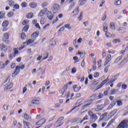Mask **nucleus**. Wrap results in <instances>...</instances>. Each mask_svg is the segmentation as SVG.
I'll use <instances>...</instances> for the list:
<instances>
[{
  "instance_id": "f257e3e1",
  "label": "nucleus",
  "mask_w": 128,
  "mask_h": 128,
  "mask_svg": "<svg viewBox=\"0 0 128 128\" xmlns=\"http://www.w3.org/2000/svg\"><path fill=\"white\" fill-rule=\"evenodd\" d=\"M128 127V120L122 121L116 128H126Z\"/></svg>"
},
{
  "instance_id": "f03ea898",
  "label": "nucleus",
  "mask_w": 128,
  "mask_h": 128,
  "mask_svg": "<svg viewBox=\"0 0 128 128\" xmlns=\"http://www.w3.org/2000/svg\"><path fill=\"white\" fill-rule=\"evenodd\" d=\"M9 38H10V34L8 32L4 33V36H3V42H4L5 44H8V42H10V40H8Z\"/></svg>"
},
{
  "instance_id": "7ed1b4c3",
  "label": "nucleus",
  "mask_w": 128,
  "mask_h": 128,
  "mask_svg": "<svg viewBox=\"0 0 128 128\" xmlns=\"http://www.w3.org/2000/svg\"><path fill=\"white\" fill-rule=\"evenodd\" d=\"M9 22L8 21L6 20L3 22L2 23V26L3 28L2 31L3 32H6V28H8V26Z\"/></svg>"
},
{
  "instance_id": "20e7f679",
  "label": "nucleus",
  "mask_w": 128,
  "mask_h": 128,
  "mask_svg": "<svg viewBox=\"0 0 128 128\" xmlns=\"http://www.w3.org/2000/svg\"><path fill=\"white\" fill-rule=\"evenodd\" d=\"M58 10H60V5L54 4L52 8V10L54 14H56L58 12Z\"/></svg>"
},
{
  "instance_id": "39448f33",
  "label": "nucleus",
  "mask_w": 128,
  "mask_h": 128,
  "mask_svg": "<svg viewBox=\"0 0 128 128\" xmlns=\"http://www.w3.org/2000/svg\"><path fill=\"white\" fill-rule=\"evenodd\" d=\"M128 60L126 58H124V59L122 60V62L118 64L119 68H122L126 62H128Z\"/></svg>"
},
{
  "instance_id": "423d86ee",
  "label": "nucleus",
  "mask_w": 128,
  "mask_h": 128,
  "mask_svg": "<svg viewBox=\"0 0 128 128\" xmlns=\"http://www.w3.org/2000/svg\"><path fill=\"white\" fill-rule=\"evenodd\" d=\"M112 60V56L110 54H108V56L106 58V60L104 63V66H107L110 64V62Z\"/></svg>"
},
{
  "instance_id": "0eeeda50",
  "label": "nucleus",
  "mask_w": 128,
  "mask_h": 128,
  "mask_svg": "<svg viewBox=\"0 0 128 128\" xmlns=\"http://www.w3.org/2000/svg\"><path fill=\"white\" fill-rule=\"evenodd\" d=\"M46 123V118H42L39 121L37 122L36 124V126H42Z\"/></svg>"
},
{
  "instance_id": "6e6552de",
  "label": "nucleus",
  "mask_w": 128,
  "mask_h": 128,
  "mask_svg": "<svg viewBox=\"0 0 128 128\" xmlns=\"http://www.w3.org/2000/svg\"><path fill=\"white\" fill-rule=\"evenodd\" d=\"M20 72V66H16V70L12 74V76H16Z\"/></svg>"
},
{
  "instance_id": "1a4fd4ad",
  "label": "nucleus",
  "mask_w": 128,
  "mask_h": 128,
  "mask_svg": "<svg viewBox=\"0 0 128 128\" xmlns=\"http://www.w3.org/2000/svg\"><path fill=\"white\" fill-rule=\"evenodd\" d=\"M0 49L2 52H6L8 50V46H6V44H0Z\"/></svg>"
},
{
  "instance_id": "9d476101",
  "label": "nucleus",
  "mask_w": 128,
  "mask_h": 128,
  "mask_svg": "<svg viewBox=\"0 0 128 128\" xmlns=\"http://www.w3.org/2000/svg\"><path fill=\"white\" fill-rule=\"evenodd\" d=\"M103 108H104V104L97 105L96 108H95V112H100L101 110H102Z\"/></svg>"
},
{
  "instance_id": "9b49d317",
  "label": "nucleus",
  "mask_w": 128,
  "mask_h": 128,
  "mask_svg": "<svg viewBox=\"0 0 128 128\" xmlns=\"http://www.w3.org/2000/svg\"><path fill=\"white\" fill-rule=\"evenodd\" d=\"M30 8H36L38 6V4L36 2H31L29 4Z\"/></svg>"
},
{
  "instance_id": "f8f14e48",
  "label": "nucleus",
  "mask_w": 128,
  "mask_h": 128,
  "mask_svg": "<svg viewBox=\"0 0 128 128\" xmlns=\"http://www.w3.org/2000/svg\"><path fill=\"white\" fill-rule=\"evenodd\" d=\"M74 0H69L68 4H70L69 10H72L74 6Z\"/></svg>"
},
{
  "instance_id": "ddd939ff",
  "label": "nucleus",
  "mask_w": 128,
  "mask_h": 128,
  "mask_svg": "<svg viewBox=\"0 0 128 128\" xmlns=\"http://www.w3.org/2000/svg\"><path fill=\"white\" fill-rule=\"evenodd\" d=\"M40 100L38 98H34L32 100L31 102L33 104H40Z\"/></svg>"
},
{
  "instance_id": "4468645a",
  "label": "nucleus",
  "mask_w": 128,
  "mask_h": 128,
  "mask_svg": "<svg viewBox=\"0 0 128 128\" xmlns=\"http://www.w3.org/2000/svg\"><path fill=\"white\" fill-rule=\"evenodd\" d=\"M79 12H80V8H78V7H77L72 12V14H73L72 15V16H76V14H78Z\"/></svg>"
},
{
  "instance_id": "2eb2a0df",
  "label": "nucleus",
  "mask_w": 128,
  "mask_h": 128,
  "mask_svg": "<svg viewBox=\"0 0 128 128\" xmlns=\"http://www.w3.org/2000/svg\"><path fill=\"white\" fill-rule=\"evenodd\" d=\"M91 118L92 122H96V121L98 120V116L93 114L92 116H91Z\"/></svg>"
},
{
  "instance_id": "dca6fc26",
  "label": "nucleus",
  "mask_w": 128,
  "mask_h": 128,
  "mask_svg": "<svg viewBox=\"0 0 128 128\" xmlns=\"http://www.w3.org/2000/svg\"><path fill=\"white\" fill-rule=\"evenodd\" d=\"M73 88L74 91L78 92V90H80V88H82V87L80 86L78 87V85L74 84V86H73Z\"/></svg>"
},
{
  "instance_id": "f3484780",
  "label": "nucleus",
  "mask_w": 128,
  "mask_h": 128,
  "mask_svg": "<svg viewBox=\"0 0 128 128\" xmlns=\"http://www.w3.org/2000/svg\"><path fill=\"white\" fill-rule=\"evenodd\" d=\"M12 86H14V84L10 82V84L8 86H6L4 88V90H10L12 88Z\"/></svg>"
},
{
  "instance_id": "a211bd4d",
  "label": "nucleus",
  "mask_w": 128,
  "mask_h": 128,
  "mask_svg": "<svg viewBox=\"0 0 128 128\" xmlns=\"http://www.w3.org/2000/svg\"><path fill=\"white\" fill-rule=\"evenodd\" d=\"M54 16V15L52 14V12H47V17L50 20H52V17Z\"/></svg>"
},
{
  "instance_id": "6ab92c4d",
  "label": "nucleus",
  "mask_w": 128,
  "mask_h": 128,
  "mask_svg": "<svg viewBox=\"0 0 128 128\" xmlns=\"http://www.w3.org/2000/svg\"><path fill=\"white\" fill-rule=\"evenodd\" d=\"M122 56H118V58H116L114 62V64H118L119 62H120L122 60Z\"/></svg>"
},
{
  "instance_id": "aec40b11",
  "label": "nucleus",
  "mask_w": 128,
  "mask_h": 128,
  "mask_svg": "<svg viewBox=\"0 0 128 128\" xmlns=\"http://www.w3.org/2000/svg\"><path fill=\"white\" fill-rule=\"evenodd\" d=\"M24 118L26 120H30L32 118V117L29 116V115L26 114H24Z\"/></svg>"
},
{
  "instance_id": "412c9836",
  "label": "nucleus",
  "mask_w": 128,
  "mask_h": 128,
  "mask_svg": "<svg viewBox=\"0 0 128 128\" xmlns=\"http://www.w3.org/2000/svg\"><path fill=\"white\" fill-rule=\"evenodd\" d=\"M45 13H46V10H42L39 12L38 16H40V17L43 16L44 14Z\"/></svg>"
},
{
  "instance_id": "4be33fe9",
  "label": "nucleus",
  "mask_w": 128,
  "mask_h": 128,
  "mask_svg": "<svg viewBox=\"0 0 128 128\" xmlns=\"http://www.w3.org/2000/svg\"><path fill=\"white\" fill-rule=\"evenodd\" d=\"M108 116V113L106 112L102 114V118L103 120H106Z\"/></svg>"
},
{
  "instance_id": "5701e85b",
  "label": "nucleus",
  "mask_w": 128,
  "mask_h": 128,
  "mask_svg": "<svg viewBox=\"0 0 128 128\" xmlns=\"http://www.w3.org/2000/svg\"><path fill=\"white\" fill-rule=\"evenodd\" d=\"M21 38L22 40H24L26 38V34L22 32L20 34Z\"/></svg>"
},
{
  "instance_id": "b1692460",
  "label": "nucleus",
  "mask_w": 128,
  "mask_h": 128,
  "mask_svg": "<svg viewBox=\"0 0 128 128\" xmlns=\"http://www.w3.org/2000/svg\"><path fill=\"white\" fill-rule=\"evenodd\" d=\"M64 26L65 28L68 30H72V26H70V24H65Z\"/></svg>"
},
{
  "instance_id": "393cba45",
  "label": "nucleus",
  "mask_w": 128,
  "mask_h": 128,
  "mask_svg": "<svg viewBox=\"0 0 128 128\" xmlns=\"http://www.w3.org/2000/svg\"><path fill=\"white\" fill-rule=\"evenodd\" d=\"M94 102L93 100H90L89 101H88V104L84 106H83L84 108H87V106H90V104H92V102Z\"/></svg>"
},
{
  "instance_id": "a878e982",
  "label": "nucleus",
  "mask_w": 128,
  "mask_h": 128,
  "mask_svg": "<svg viewBox=\"0 0 128 128\" xmlns=\"http://www.w3.org/2000/svg\"><path fill=\"white\" fill-rule=\"evenodd\" d=\"M46 22V20L44 18H42L40 20V24H44Z\"/></svg>"
},
{
  "instance_id": "bb28decb",
  "label": "nucleus",
  "mask_w": 128,
  "mask_h": 128,
  "mask_svg": "<svg viewBox=\"0 0 128 128\" xmlns=\"http://www.w3.org/2000/svg\"><path fill=\"white\" fill-rule=\"evenodd\" d=\"M32 36L33 38H36L38 36V32H36L34 33H33L32 34Z\"/></svg>"
},
{
  "instance_id": "cd10ccee",
  "label": "nucleus",
  "mask_w": 128,
  "mask_h": 128,
  "mask_svg": "<svg viewBox=\"0 0 128 128\" xmlns=\"http://www.w3.org/2000/svg\"><path fill=\"white\" fill-rule=\"evenodd\" d=\"M106 80L102 81L101 84H100L97 86L98 88L97 90H98V88H100L104 84H106Z\"/></svg>"
},
{
  "instance_id": "c85d7f7f",
  "label": "nucleus",
  "mask_w": 128,
  "mask_h": 128,
  "mask_svg": "<svg viewBox=\"0 0 128 128\" xmlns=\"http://www.w3.org/2000/svg\"><path fill=\"white\" fill-rule=\"evenodd\" d=\"M104 30L105 32H108V24L106 23L104 24Z\"/></svg>"
},
{
  "instance_id": "c756f323",
  "label": "nucleus",
  "mask_w": 128,
  "mask_h": 128,
  "mask_svg": "<svg viewBox=\"0 0 128 128\" xmlns=\"http://www.w3.org/2000/svg\"><path fill=\"white\" fill-rule=\"evenodd\" d=\"M27 18H34V13H29L26 16Z\"/></svg>"
},
{
  "instance_id": "7c9ffc66",
  "label": "nucleus",
  "mask_w": 128,
  "mask_h": 128,
  "mask_svg": "<svg viewBox=\"0 0 128 128\" xmlns=\"http://www.w3.org/2000/svg\"><path fill=\"white\" fill-rule=\"evenodd\" d=\"M88 120V116H86L80 122V124H82V122H84V120Z\"/></svg>"
},
{
  "instance_id": "2f4dec72",
  "label": "nucleus",
  "mask_w": 128,
  "mask_h": 128,
  "mask_svg": "<svg viewBox=\"0 0 128 128\" xmlns=\"http://www.w3.org/2000/svg\"><path fill=\"white\" fill-rule=\"evenodd\" d=\"M8 2L9 6H12L14 4V2L12 1V0H7Z\"/></svg>"
},
{
  "instance_id": "473e14b6",
  "label": "nucleus",
  "mask_w": 128,
  "mask_h": 128,
  "mask_svg": "<svg viewBox=\"0 0 128 128\" xmlns=\"http://www.w3.org/2000/svg\"><path fill=\"white\" fill-rule=\"evenodd\" d=\"M29 21L28 20H25L22 22V24L23 26H26V24H28Z\"/></svg>"
},
{
  "instance_id": "72a5a7b5",
  "label": "nucleus",
  "mask_w": 128,
  "mask_h": 128,
  "mask_svg": "<svg viewBox=\"0 0 128 128\" xmlns=\"http://www.w3.org/2000/svg\"><path fill=\"white\" fill-rule=\"evenodd\" d=\"M118 92V90H116L114 89H112L110 91V94H116Z\"/></svg>"
},
{
  "instance_id": "f704fd0d",
  "label": "nucleus",
  "mask_w": 128,
  "mask_h": 128,
  "mask_svg": "<svg viewBox=\"0 0 128 128\" xmlns=\"http://www.w3.org/2000/svg\"><path fill=\"white\" fill-rule=\"evenodd\" d=\"M8 16V18H12V16H14V12H8L7 14Z\"/></svg>"
},
{
  "instance_id": "c9c22d12",
  "label": "nucleus",
  "mask_w": 128,
  "mask_h": 128,
  "mask_svg": "<svg viewBox=\"0 0 128 128\" xmlns=\"http://www.w3.org/2000/svg\"><path fill=\"white\" fill-rule=\"evenodd\" d=\"M5 14L4 12H0V20L4 18Z\"/></svg>"
},
{
  "instance_id": "e433bc0d",
  "label": "nucleus",
  "mask_w": 128,
  "mask_h": 128,
  "mask_svg": "<svg viewBox=\"0 0 128 128\" xmlns=\"http://www.w3.org/2000/svg\"><path fill=\"white\" fill-rule=\"evenodd\" d=\"M73 60L76 61L74 62V64H76V62H80L78 58L76 56L73 57Z\"/></svg>"
},
{
  "instance_id": "4c0bfd02",
  "label": "nucleus",
  "mask_w": 128,
  "mask_h": 128,
  "mask_svg": "<svg viewBox=\"0 0 128 128\" xmlns=\"http://www.w3.org/2000/svg\"><path fill=\"white\" fill-rule=\"evenodd\" d=\"M120 4H122V1L120 0H118L114 2L115 6H120Z\"/></svg>"
},
{
  "instance_id": "58836bf2",
  "label": "nucleus",
  "mask_w": 128,
  "mask_h": 128,
  "mask_svg": "<svg viewBox=\"0 0 128 128\" xmlns=\"http://www.w3.org/2000/svg\"><path fill=\"white\" fill-rule=\"evenodd\" d=\"M34 42V40H32V39H30L26 42L27 46H28V44H32V42Z\"/></svg>"
},
{
  "instance_id": "ea45409f",
  "label": "nucleus",
  "mask_w": 128,
  "mask_h": 128,
  "mask_svg": "<svg viewBox=\"0 0 128 128\" xmlns=\"http://www.w3.org/2000/svg\"><path fill=\"white\" fill-rule=\"evenodd\" d=\"M110 28H112V30H114L116 28L114 24V22H111L110 24Z\"/></svg>"
},
{
  "instance_id": "a19ab883",
  "label": "nucleus",
  "mask_w": 128,
  "mask_h": 128,
  "mask_svg": "<svg viewBox=\"0 0 128 128\" xmlns=\"http://www.w3.org/2000/svg\"><path fill=\"white\" fill-rule=\"evenodd\" d=\"M48 4L47 2H44L41 6L42 8H46V6H48Z\"/></svg>"
},
{
  "instance_id": "79ce46f5",
  "label": "nucleus",
  "mask_w": 128,
  "mask_h": 128,
  "mask_svg": "<svg viewBox=\"0 0 128 128\" xmlns=\"http://www.w3.org/2000/svg\"><path fill=\"white\" fill-rule=\"evenodd\" d=\"M104 93H102V92L99 94L98 95V98L100 99L102 98H104Z\"/></svg>"
},
{
  "instance_id": "37998d69",
  "label": "nucleus",
  "mask_w": 128,
  "mask_h": 128,
  "mask_svg": "<svg viewBox=\"0 0 128 128\" xmlns=\"http://www.w3.org/2000/svg\"><path fill=\"white\" fill-rule=\"evenodd\" d=\"M118 80V75H116L112 77V80Z\"/></svg>"
},
{
  "instance_id": "c03bdc74",
  "label": "nucleus",
  "mask_w": 128,
  "mask_h": 128,
  "mask_svg": "<svg viewBox=\"0 0 128 128\" xmlns=\"http://www.w3.org/2000/svg\"><path fill=\"white\" fill-rule=\"evenodd\" d=\"M0 68H4V62H0Z\"/></svg>"
},
{
  "instance_id": "a18cd8bd",
  "label": "nucleus",
  "mask_w": 128,
  "mask_h": 128,
  "mask_svg": "<svg viewBox=\"0 0 128 128\" xmlns=\"http://www.w3.org/2000/svg\"><path fill=\"white\" fill-rule=\"evenodd\" d=\"M48 58V52H47L45 54V56L43 58L42 60H46Z\"/></svg>"
},
{
  "instance_id": "49530a36",
  "label": "nucleus",
  "mask_w": 128,
  "mask_h": 128,
  "mask_svg": "<svg viewBox=\"0 0 128 128\" xmlns=\"http://www.w3.org/2000/svg\"><path fill=\"white\" fill-rule=\"evenodd\" d=\"M22 8H26L28 6V3L26 2H23L22 3Z\"/></svg>"
},
{
  "instance_id": "de8ad7c7",
  "label": "nucleus",
  "mask_w": 128,
  "mask_h": 128,
  "mask_svg": "<svg viewBox=\"0 0 128 128\" xmlns=\"http://www.w3.org/2000/svg\"><path fill=\"white\" fill-rule=\"evenodd\" d=\"M113 44H118V42H120V41L118 39H114L112 40Z\"/></svg>"
},
{
  "instance_id": "09e8293b",
  "label": "nucleus",
  "mask_w": 128,
  "mask_h": 128,
  "mask_svg": "<svg viewBox=\"0 0 128 128\" xmlns=\"http://www.w3.org/2000/svg\"><path fill=\"white\" fill-rule=\"evenodd\" d=\"M26 86H28V85H26V86L24 87L22 89V94H24V92H26L27 90V88Z\"/></svg>"
},
{
  "instance_id": "8fccbe9b",
  "label": "nucleus",
  "mask_w": 128,
  "mask_h": 128,
  "mask_svg": "<svg viewBox=\"0 0 128 128\" xmlns=\"http://www.w3.org/2000/svg\"><path fill=\"white\" fill-rule=\"evenodd\" d=\"M108 90H106V91H105L103 94H104V96H107L108 92V90H110V88H107Z\"/></svg>"
},
{
  "instance_id": "3c124183",
  "label": "nucleus",
  "mask_w": 128,
  "mask_h": 128,
  "mask_svg": "<svg viewBox=\"0 0 128 128\" xmlns=\"http://www.w3.org/2000/svg\"><path fill=\"white\" fill-rule=\"evenodd\" d=\"M116 102H117V105L118 106H122V101L118 100V101H116Z\"/></svg>"
},
{
  "instance_id": "603ef678",
  "label": "nucleus",
  "mask_w": 128,
  "mask_h": 128,
  "mask_svg": "<svg viewBox=\"0 0 128 128\" xmlns=\"http://www.w3.org/2000/svg\"><path fill=\"white\" fill-rule=\"evenodd\" d=\"M76 68H73L72 69V74H76Z\"/></svg>"
},
{
  "instance_id": "864d4df0",
  "label": "nucleus",
  "mask_w": 128,
  "mask_h": 128,
  "mask_svg": "<svg viewBox=\"0 0 128 128\" xmlns=\"http://www.w3.org/2000/svg\"><path fill=\"white\" fill-rule=\"evenodd\" d=\"M8 84H10V80H5L3 82L2 86H6Z\"/></svg>"
},
{
  "instance_id": "5fc2aeb1",
  "label": "nucleus",
  "mask_w": 128,
  "mask_h": 128,
  "mask_svg": "<svg viewBox=\"0 0 128 128\" xmlns=\"http://www.w3.org/2000/svg\"><path fill=\"white\" fill-rule=\"evenodd\" d=\"M14 56H16V54H18V50H16V48L14 49Z\"/></svg>"
},
{
  "instance_id": "6e6d98bb",
  "label": "nucleus",
  "mask_w": 128,
  "mask_h": 128,
  "mask_svg": "<svg viewBox=\"0 0 128 128\" xmlns=\"http://www.w3.org/2000/svg\"><path fill=\"white\" fill-rule=\"evenodd\" d=\"M79 20H82V12H81L80 13V15L79 16V17L78 18Z\"/></svg>"
},
{
  "instance_id": "4d7b16f0",
  "label": "nucleus",
  "mask_w": 128,
  "mask_h": 128,
  "mask_svg": "<svg viewBox=\"0 0 128 128\" xmlns=\"http://www.w3.org/2000/svg\"><path fill=\"white\" fill-rule=\"evenodd\" d=\"M85 2H86V0H80V6H82V4H84Z\"/></svg>"
},
{
  "instance_id": "13d9d810",
  "label": "nucleus",
  "mask_w": 128,
  "mask_h": 128,
  "mask_svg": "<svg viewBox=\"0 0 128 128\" xmlns=\"http://www.w3.org/2000/svg\"><path fill=\"white\" fill-rule=\"evenodd\" d=\"M28 26H24L22 28L23 32H28Z\"/></svg>"
},
{
  "instance_id": "bf43d9fd",
  "label": "nucleus",
  "mask_w": 128,
  "mask_h": 128,
  "mask_svg": "<svg viewBox=\"0 0 128 128\" xmlns=\"http://www.w3.org/2000/svg\"><path fill=\"white\" fill-rule=\"evenodd\" d=\"M92 126L93 128H98V124H96V123H94L92 124Z\"/></svg>"
},
{
  "instance_id": "052dcab7",
  "label": "nucleus",
  "mask_w": 128,
  "mask_h": 128,
  "mask_svg": "<svg viewBox=\"0 0 128 128\" xmlns=\"http://www.w3.org/2000/svg\"><path fill=\"white\" fill-rule=\"evenodd\" d=\"M126 52V49H124V50H123L120 51V54H122H122H124Z\"/></svg>"
},
{
  "instance_id": "680f3d73",
  "label": "nucleus",
  "mask_w": 128,
  "mask_h": 128,
  "mask_svg": "<svg viewBox=\"0 0 128 128\" xmlns=\"http://www.w3.org/2000/svg\"><path fill=\"white\" fill-rule=\"evenodd\" d=\"M106 36L107 38H110V36H112V34L108 32L106 33Z\"/></svg>"
},
{
  "instance_id": "e2e57ef3",
  "label": "nucleus",
  "mask_w": 128,
  "mask_h": 128,
  "mask_svg": "<svg viewBox=\"0 0 128 128\" xmlns=\"http://www.w3.org/2000/svg\"><path fill=\"white\" fill-rule=\"evenodd\" d=\"M100 76V74L98 72L94 74V78H98Z\"/></svg>"
},
{
  "instance_id": "0e129e2a",
  "label": "nucleus",
  "mask_w": 128,
  "mask_h": 128,
  "mask_svg": "<svg viewBox=\"0 0 128 128\" xmlns=\"http://www.w3.org/2000/svg\"><path fill=\"white\" fill-rule=\"evenodd\" d=\"M49 27H50V24H46V26H44L43 27V28H44V30H46V28H49Z\"/></svg>"
},
{
  "instance_id": "69168bd1",
  "label": "nucleus",
  "mask_w": 128,
  "mask_h": 128,
  "mask_svg": "<svg viewBox=\"0 0 128 128\" xmlns=\"http://www.w3.org/2000/svg\"><path fill=\"white\" fill-rule=\"evenodd\" d=\"M68 84H66V85L64 86V90H66L68 88Z\"/></svg>"
},
{
  "instance_id": "338daca9",
  "label": "nucleus",
  "mask_w": 128,
  "mask_h": 128,
  "mask_svg": "<svg viewBox=\"0 0 128 128\" xmlns=\"http://www.w3.org/2000/svg\"><path fill=\"white\" fill-rule=\"evenodd\" d=\"M116 104V101L114 100L110 104L114 106Z\"/></svg>"
},
{
  "instance_id": "774afa93",
  "label": "nucleus",
  "mask_w": 128,
  "mask_h": 128,
  "mask_svg": "<svg viewBox=\"0 0 128 128\" xmlns=\"http://www.w3.org/2000/svg\"><path fill=\"white\" fill-rule=\"evenodd\" d=\"M81 66H82V68H84V59L82 60L81 63Z\"/></svg>"
}]
</instances>
